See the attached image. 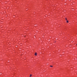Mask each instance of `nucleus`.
<instances>
[{
    "label": "nucleus",
    "instance_id": "nucleus-1",
    "mask_svg": "<svg viewBox=\"0 0 77 77\" xmlns=\"http://www.w3.org/2000/svg\"><path fill=\"white\" fill-rule=\"evenodd\" d=\"M35 56H37V53H35Z\"/></svg>",
    "mask_w": 77,
    "mask_h": 77
},
{
    "label": "nucleus",
    "instance_id": "nucleus-2",
    "mask_svg": "<svg viewBox=\"0 0 77 77\" xmlns=\"http://www.w3.org/2000/svg\"><path fill=\"white\" fill-rule=\"evenodd\" d=\"M69 21L68 20H66V23H68Z\"/></svg>",
    "mask_w": 77,
    "mask_h": 77
},
{
    "label": "nucleus",
    "instance_id": "nucleus-3",
    "mask_svg": "<svg viewBox=\"0 0 77 77\" xmlns=\"http://www.w3.org/2000/svg\"><path fill=\"white\" fill-rule=\"evenodd\" d=\"M65 20H66V21H67V18H65Z\"/></svg>",
    "mask_w": 77,
    "mask_h": 77
},
{
    "label": "nucleus",
    "instance_id": "nucleus-4",
    "mask_svg": "<svg viewBox=\"0 0 77 77\" xmlns=\"http://www.w3.org/2000/svg\"><path fill=\"white\" fill-rule=\"evenodd\" d=\"M32 74H30V77H32Z\"/></svg>",
    "mask_w": 77,
    "mask_h": 77
},
{
    "label": "nucleus",
    "instance_id": "nucleus-5",
    "mask_svg": "<svg viewBox=\"0 0 77 77\" xmlns=\"http://www.w3.org/2000/svg\"><path fill=\"white\" fill-rule=\"evenodd\" d=\"M50 66L51 67H53V66Z\"/></svg>",
    "mask_w": 77,
    "mask_h": 77
}]
</instances>
